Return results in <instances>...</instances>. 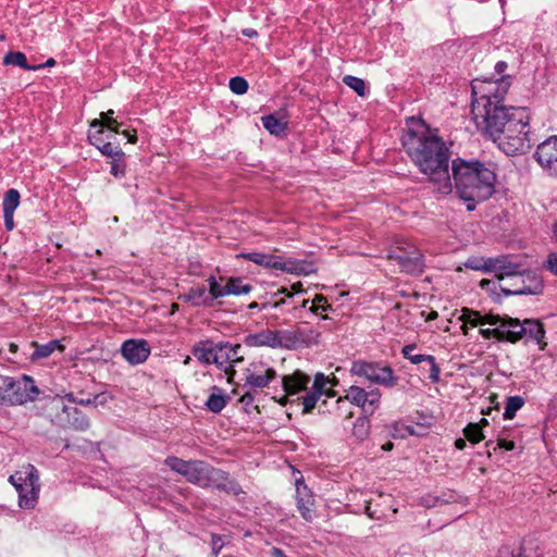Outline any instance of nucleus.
Segmentation results:
<instances>
[{
    "mask_svg": "<svg viewBox=\"0 0 557 557\" xmlns=\"http://www.w3.org/2000/svg\"><path fill=\"white\" fill-rule=\"evenodd\" d=\"M463 434H465L466 438L469 442H471L472 444H476V443L481 442L482 440H484V435H483L480 424L469 423L463 429Z\"/></svg>",
    "mask_w": 557,
    "mask_h": 557,
    "instance_id": "42",
    "label": "nucleus"
},
{
    "mask_svg": "<svg viewBox=\"0 0 557 557\" xmlns=\"http://www.w3.org/2000/svg\"><path fill=\"white\" fill-rule=\"evenodd\" d=\"M263 127L272 135H281L286 129V122L277 119L274 114L265 115L261 119Z\"/></svg>",
    "mask_w": 557,
    "mask_h": 557,
    "instance_id": "37",
    "label": "nucleus"
},
{
    "mask_svg": "<svg viewBox=\"0 0 557 557\" xmlns=\"http://www.w3.org/2000/svg\"><path fill=\"white\" fill-rule=\"evenodd\" d=\"M300 335L301 333H294L290 330L263 329L256 333L248 334L244 342L249 347L294 349L297 347Z\"/></svg>",
    "mask_w": 557,
    "mask_h": 557,
    "instance_id": "8",
    "label": "nucleus"
},
{
    "mask_svg": "<svg viewBox=\"0 0 557 557\" xmlns=\"http://www.w3.org/2000/svg\"><path fill=\"white\" fill-rule=\"evenodd\" d=\"M228 295H246L252 290L250 284L244 283V280L239 276L225 277Z\"/></svg>",
    "mask_w": 557,
    "mask_h": 557,
    "instance_id": "36",
    "label": "nucleus"
},
{
    "mask_svg": "<svg viewBox=\"0 0 557 557\" xmlns=\"http://www.w3.org/2000/svg\"><path fill=\"white\" fill-rule=\"evenodd\" d=\"M530 275H532V273L528 272V276H530ZM533 276H535V275L533 274ZM534 278H535L534 288L524 287V288L516 290V292H507V294H537L539 292H541L543 289V282L537 277H534Z\"/></svg>",
    "mask_w": 557,
    "mask_h": 557,
    "instance_id": "50",
    "label": "nucleus"
},
{
    "mask_svg": "<svg viewBox=\"0 0 557 557\" xmlns=\"http://www.w3.org/2000/svg\"><path fill=\"white\" fill-rule=\"evenodd\" d=\"M534 158L543 170L557 176V136H550L540 144Z\"/></svg>",
    "mask_w": 557,
    "mask_h": 557,
    "instance_id": "16",
    "label": "nucleus"
},
{
    "mask_svg": "<svg viewBox=\"0 0 557 557\" xmlns=\"http://www.w3.org/2000/svg\"><path fill=\"white\" fill-rule=\"evenodd\" d=\"M338 383L335 376L330 377L319 372L314 375L312 387L302 397V412L309 413L315 407L321 396L334 397L333 387Z\"/></svg>",
    "mask_w": 557,
    "mask_h": 557,
    "instance_id": "13",
    "label": "nucleus"
},
{
    "mask_svg": "<svg viewBox=\"0 0 557 557\" xmlns=\"http://www.w3.org/2000/svg\"><path fill=\"white\" fill-rule=\"evenodd\" d=\"M240 349V345L233 346L228 343H220L216 356V367L227 373L234 362H238L243 359V357L239 356Z\"/></svg>",
    "mask_w": 557,
    "mask_h": 557,
    "instance_id": "23",
    "label": "nucleus"
},
{
    "mask_svg": "<svg viewBox=\"0 0 557 557\" xmlns=\"http://www.w3.org/2000/svg\"><path fill=\"white\" fill-rule=\"evenodd\" d=\"M243 35L248 37V38H253L258 35L257 30L252 29V28H245L243 29Z\"/></svg>",
    "mask_w": 557,
    "mask_h": 557,
    "instance_id": "57",
    "label": "nucleus"
},
{
    "mask_svg": "<svg viewBox=\"0 0 557 557\" xmlns=\"http://www.w3.org/2000/svg\"><path fill=\"white\" fill-rule=\"evenodd\" d=\"M277 270L283 271L288 274L295 275H310L315 272V268L313 263L307 262L304 260H298L294 258H288L283 260L282 257L278 256V264Z\"/></svg>",
    "mask_w": 557,
    "mask_h": 557,
    "instance_id": "26",
    "label": "nucleus"
},
{
    "mask_svg": "<svg viewBox=\"0 0 557 557\" xmlns=\"http://www.w3.org/2000/svg\"><path fill=\"white\" fill-rule=\"evenodd\" d=\"M9 482L18 494V506L23 509L35 508L40 491L39 473L35 466L23 465L10 475Z\"/></svg>",
    "mask_w": 557,
    "mask_h": 557,
    "instance_id": "6",
    "label": "nucleus"
},
{
    "mask_svg": "<svg viewBox=\"0 0 557 557\" xmlns=\"http://www.w3.org/2000/svg\"><path fill=\"white\" fill-rule=\"evenodd\" d=\"M275 295H285L288 298L293 297V293L288 292L285 287L280 288Z\"/></svg>",
    "mask_w": 557,
    "mask_h": 557,
    "instance_id": "59",
    "label": "nucleus"
},
{
    "mask_svg": "<svg viewBox=\"0 0 557 557\" xmlns=\"http://www.w3.org/2000/svg\"><path fill=\"white\" fill-rule=\"evenodd\" d=\"M218 348L219 344L209 341L200 342L194 346L193 355L201 363L216 366Z\"/></svg>",
    "mask_w": 557,
    "mask_h": 557,
    "instance_id": "27",
    "label": "nucleus"
},
{
    "mask_svg": "<svg viewBox=\"0 0 557 557\" xmlns=\"http://www.w3.org/2000/svg\"><path fill=\"white\" fill-rule=\"evenodd\" d=\"M211 546H212L213 555H214V557H216L218 554L220 553V550L224 546V543H223L221 536L213 534L211 537Z\"/></svg>",
    "mask_w": 557,
    "mask_h": 557,
    "instance_id": "51",
    "label": "nucleus"
},
{
    "mask_svg": "<svg viewBox=\"0 0 557 557\" xmlns=\"http://www.w3.org/2000/svg\"><path fill=\"white\" fill-rule=\"evenodd\" d=\"M515 107H507L504 103L472 106L473 120L476 128L494 143L504 133V127L511 119Z\"/></svg>",
    "mask_w": 557,
    "mask_h": 557,
    "instance_id": "5",
    "label": "nucleus"
},
{
    "mask_svg": "<svg viewBox=\"0 0 557 557\" xmlns=\"http://www.w3.org/2000/svg\"><path fill=\"white\" fill-rule=\"evenodd\" d=\"M416 349V344L405 345L401 349L403 357L409 360L412 364L428 362L430 366L428 377L432 383H437L441 377V369L436 364L435 357L432 355L414 354Z\"/></svg>",
    "mask_w": 557,
    "mask_h": 557,
    "instance_id": "18",
    "label": "nucleus"
},
{
    "mask_svg": "<svg viewBox=\"0 0 557 557\" xmlns=\"http://www.w3.org/2000/svg\"><path fill=\"white\" fill-rule=\"evenodd\" d=\"M67 398L72 403H75V404H78V405H82V406H97L98 404H103L104 403L103 395H96L92 398L88 397V398L76 399L72 394H69Z\"/></svg>",
    "mask_w": 557,
    "mask_h": 557,
    "instance_id": "47",
    "label": "nucleus"
},
{
    "mask_svg": "<svg viewBox=\"0 0 557 557\" xmlns=\"http://www.w3.org/2000/svg\"><path fill=\"white\" fill-rule=\"evenodd\" d=\"M323 302L326 304V298L323 295H317L314 297L313 304L318 305Z\"/></svg>",
    "mask_w": 557,
    "mask_h": 557,
    "instance_id": "61",
    "label": "nucleus"
},
{
    "mask_svg": "<svg viewBox=\"0 0 557 557\" xmlns=\"http://www.w3.org/2000/svg\"><path fill=\"white\" fill-rule=\"evenodd\" d=\"M237 258H243L267 269L277 270L278 256L259 251L242 252Z\"/></svg>",
    "mask_w": 557,
    "mask_h": 557,
    "instance_id": "28",
    "label": "nucleus"
},
{
    "mask_svg": "<svg viewBox=\"0 0 557 557\" xmlns=\"http://www.w3.org/2000/svg\"><path fill=\"white\" fill-rule=\"evenodd\" d=\"M3 64L15 65V66H20L21 69L30 70V71L41 69V64L35 65V66L28 65L26 55L20 51L8 52L3 58Z\"/></svg>",
    "mask_w": 557,
    "mask_h": 557,
    "instance_id": "35",
    "label": "nucleus"
},
{
    "mask_svg": "<svg viewBox=\"0 0 557 557\" xmlns=\"http://www.w3.org/2000/svg\"><path fill=\"white\" fill-rule=\"evenodd\" d=\"M387 258L395 260L406 273L420 274L423 271V256L411 243L405 240L397 243L388 251Z\"/></svg>",
    "mask_w": 557,
    "mask_h": 557,
    "instance_id": "12",
    "label": "nucleus"
},
{
    "mask_svg": "<svg viewBox=\"0 0 557 557\" xmlns=\"http://www.w3.org/2000/svg\"><path fill=\"white\" fill-rule=\"evenodd\" d=\"M492 260L493 258L471 257L467 259L465 267L471 270L491 272L492 268L490 267H492V264L490 261Z\"/></svg>",
    "mask_w": 557,
    "mask_h": 557,
    "instance_id": "41",
    "label": "nucleus"
},
{
    "mask_svg": "<svg viewBox=\"0 0 557 557\" xmlns=\"http://www.w3.org/2000/svg\"><path fill=\"white\" fill-rule=\"evenodd\" d=\"M38 394V387L27 375L18 380L0 375V405H22L34 400Z\"/></svg>",
    "mask_w": 557,
    "mask_h": 557,
    "instance_id": "7",
    "label": "nucleus"
},
{
    "mask_svg": "<svg viewBox=\"0 0 557 557\" xmlns=\"http://www.w3.org/2000/svg\"><path fill=\"white\" fill-rule=\"evenodd\" d=\"M34 351L30 355L32 360H40L50 357L55 350L62 351L64 346L58 339H52L46 344L32 343Z\"/></svg>",
    "mask_w": 557,
    "mask_h": 557,
    "instance_id": "31",
    "label": "nucleus"
},
{
    "mask_svg": "<svg viewBox=\"0 0 557 557\" xmlns=\"http://www.w3.org/2000/svg\"><path fill=\"white\" fill-rule=\"evenodd\" d=\"M510 77H502L498 79H475L472 82V106L503 103L505 96L510 87Z\"/></svg>",
    "mask_w": 557,
    "mask_h": 557,
    "instance_id": "9",
    "label": "nucleus"
},
{
    "mask_svg": "<svg viewBox=\"0 0 557 557\" xmlns=\"http://www.w3.org/2000/svg\"><path fill=\"white\" fill-rule=\"evenodd\" d=\"M276 377V371L262 361L250 363L245 372V384L252 388L267 387Z\"/></svg>",
    "mask_w": 557,
    "mask_h": 557,
    "instance_id": "15",
    "label": "nucleus"
},
{
    "mask_svg": "<svg viewBox=\"0 0 557 557\" xmlns=\"http://www.w3.org/2000/svg\"><path fill=\"white\" fill-rule=\"evenodd\" d=\"M88 140L106 157L115 159L124 158L125 156L117 143L111 140L106 141L104 132L102 129L89 131Z\"/></svg>",
    "mask_w": 557,
    "mask_h": 557,
    "instance_id": "21",
    "label": "nucleus"
},
{
    "mask_svg": "<svg viewBox=\"0 0 557 557\" xmlns=\"http://www.w3.org/2000/svg\"><path fill=\"white\" fill-rule=\"evenodd\" d=\"M292 289L294 290V293H300V292H302V289H301V283H299V282H298V283L293 284V285H292Z\"/></svg>",
    "mask_w": 557,
    "mask_h": 557,
    "instance_id": "63",
    "label": "nucleus"
},
{
    "mask_svg": "<svg viewBox=\"0 0 557 557\" xmlns=\"http://www.w3.org/2000/svg\"><path fill=\"white\" fill-rule=\"evenodd\" d=\"M336 412L339 418H343L345 420L350 419L354 416V412L348 404H347V407H343L342 410H338V406H337Z\"/></svg>",
    "mask_w": 557,
    "mask_h": 557,
    "instance_id": "52",
    "label": "nucleus"
},
{
    "mask_svg": "<svg viewBox=\"0 0 557 557\" xmlns=\"http://www.w3.org/2000/svg\"><path fill=\"white\" fill-rule=\"evenodd\" d=\"M366 513H367L370 518H372V519H373V518H375L374 512L371 510L370 505H368V506L366 507Z\"/></svg>",
    "mask_w": 557,
    "mask_h": 557,
    "instance_id": "64",
    "label": "nucleus"
},
{
    "mask_svg": "<svg viewBox=\"0 0 557 557\" xmlns=\"http://www.w3.org/2000/svg\"><path fill=\"white\" fill-rule=\"evenodd\" d=\"M497 557H525L524 548L520 544L503 545Z\"/></svg>",
    "mask_w": 557,
    "mask_h": 557,
    "instance_id": "43",
    "label": "nucleus"
},
{
    "mask_svg": "<svg viewBox=\"0 0 557 557\" xmlns=\"http://www.w3.org/2000/svg\"><path fill=\"white\" fill-rule=\"evenodd\" d=\"M507 69V63L504 61H499L495 65V70L498 74H502Z\"/></svg>",
    "mask_w": 557,
    "mask_h": 557,
    "instance_id": "58",
    "label": "nucleus"
},
{
    "mask_svg": "<svg viewBox=\"0 0 557 557\" xmlns=\"http://www.w3.org/2000/svg\"><path fill=\"white\" fill-rule=\"evenodd\" d=\"M508 342L516 343L527 337L540 343L544 337L543 325L539 321L525 319L523 322H520L518 319L508 318Z\"/></svg>",
    "mask_w": 557,
    "mask_h": 557,
    "instance_id": "14",
    "label": "nucleus"
},
{
    "mask_svg": "<svg viewBox=\"0 0 557 557\" xmlns=\"http://www.w3.org/2000/svg\"><path fill=\"white\" fill-rule=\"evenodd\" d=\"M524 405V399L521 396H509L506 400L505 411L503 417L505 420H510L516 416V412L520 410Z\"/></svg>",
    "mask_w": 557,
    "mask_h": 557,
    "instance_id": "39",
    "label": "nucleus"
},
{
    "mask_svg": "<svg viewBox=\"0 0 557 557\" xmlns=\"http://www.w3.org/2000/svg\"><path fill=\"white\" fill-rule=\"evenodd\" d=\"M180 299L193 307H213L208 287L205 285L191 286L186 293L180 296Z\"/></svg>",
    "mask_w": 557,
    "mask_h": 557,
    "instance_id": "25",
    "label": "nucleus"
},
{
    "mask_svg": "<svg viewBox=\"0 0 557 557\" xmlns=\"http://www.w3.org/2000/svg\"><path fill=\"white\" fill-rule=\"evenodd\" d=\"M329 309H331V305H329L327 302H326V304H324V302H323V304H318V305L313 304V305L309 308V310H310L311 312H313V313H318L320 310H322V311H326V310H329Z\"/></svg>",
    "mask_w": 557,
    "mask_h": 557,
    "instance_id": "55",
    "label": "nucleus"
},
{
    "mask_svg": "<svg viewBox=\"0 0 557 557\" xmlns=\"http://www.w3.org/2000/svg\"><path fill=\"white\" fill-rule=\"evenodd\" d=\"M63 411L67 416V424L76 431H86L89 428L88 418L76 408L62 406Z\"/></svg>",
    "mask_w": 557,
    "mask_h": 557,
    "instance_id": "33",
    "label": "nucleus"
},
{
    "mask_svg": "<svg viewBox=\"0 0 557 557\" xmlns=\"http://www.w3.org/2000/svg\"><path fill=\"white\" fill-rule=\"evenodd\" d=\"M403 147L412 162L428 176L436 193L453 191L449 174L450 151L445 141L430 134L423 121L410 117L403 137Z\"/></svg>",
    "mask_w": 557,
    "mask_h": 557,
    "instance_id": "1",
    "label": "nucleus"
},
{
    "mask_svg": "<svg viewBox=\"0 0 557 557\" xmlns=\"http://www.w3.org/2000/svg\"><path fill=\"white\" fill-rule=\"evenodd\" d=\"M343 82L348 87L354 89L359 96H364L366 95V84H364L363 79H361L359 77H356V76H352V75H346L343 78Z\"/></svg>",
    "mask_w": 557,
    "mask_h": 557,
    "instance_id": "44",
    "label": "nucleus"
},
{
    "mask_svg": "<svg viewBox=\"0 0 557 557\" xmlns=\"http://www.w3.org/2000/svg\"><path fill=\"white\" fill-rule=\"evenodd\" d=\"M111 174L115 177H123L125 174V162L124 158H115L111 161Z\"/></svg>",
    "mask_w": 557,
    "mask_h": 557,
    "instance_id": "48",
    "label": "nucleus"
},
{
    "mask_svg": "<svg viewBox=\"0 0 557 557\" xmlns=\"http://www.w3.org/2000/svg\"><path fill=\"white\" fill-rule=\"evenodd\" d=\"M271 555L273 557H286L284 552L280 548H273L272 552H271Z\"/></svg>",
    "mask_w": 557,
    "mask_h": 557,
    "instance_id": "60",
    "label": "nucleus"
},
{
    "mask_svg": "<svg viewBox=\"0 0 557 557\" xmlns=\"http://www.w3.org/2000/svg\"><path fill=\"white\" fill-rule=\"evenodd\" d=\"M164 463L174 472L183 475L189 483L201 487H212L237 495L242 492L239 484L231 480L228 474L202 460H183L170 456Z\"/></svg>",
    "mask_w": 557,
    "mask_h": 557,
    "instance_id": "3",
    "label": "nucleus"
},
{
    "mask_svg": "<svg viewBox=\"0 0 557 557\" xmlns=\"http://www.w3.org/2000/svg\"><path fill=\"white\" fill-rule=\"evenodd\" d=\"M13 215H14V213H10V212L3 213L4 224H5L7 230H9V231L13 230V227H14Z\"/></svg>",
    "mask_w": 557,
    "mask_h": 557,
    "instance_id": "54",
    "label": "nucleus"
},
{
    "mask_svg": "<svg viewBox=\"0 0 557 557\" xmlns=\"http://www.w3.org/2000/svg\"><path fill=\"white\" fill-rule=\"evenodd\" d=\"M207 283L212 306H214L215 304L221 305L222 301L220 299L225 296H228L225 277L221 276L218 278L211 275L208 277Z\"/></svg>",
    "mask_w": 557,
    "mask_h": 557,
    "instance_id": "30",
    "label": "nucleus"
},
{
    "mask_svg": "<svg viewBox=\"0 0 557 557\" xmlns=\"http://www.w3.org/2000/svg\"><path fill=\"white\" fill-rule=\"evenodd\" d=\"M227 400L228 397L222 388L212 386L206 401V408L213 413H219L225 408Z\"/></svg>",
    "mask_w": 557,
    "mask_h": 557,
    "instance_id": "32",
    "label": "nucleus"
},
{
    "mask_svg": "<svg viewBox=\"0 0 557 557\" xmlns=\"http://www.w3.org/2000/svg\"><path fill=\"white\" fill-rule=\"evenodd\" d=\"M294 333H301L300 335V339H298L297 342V346L300 345V344H307V345H310V344H315L318 343V339H319V336H320V333L313 329H310V330H301V329H298L296 331H293Z\"/></svg>",
    "mask_w": 557,
    "mask_h": 557,
    "instance_id": "45",
    "label": "nucleus"
},
{
    "mask_svg": "<svg viewBox=\"0 0 557 557\" xmlns=\"http://www.w3.org/2000/svg\"><path fill=\"white\" fill-rule=\"evenodd\" d=\"M20 205V193L16 189H9L3 198L2 207L3 213H14Z\"/></svg>",
    "mask_w": 557,
    "mask_h": 557,
    "instance_id": "40",
    "label": "nucleus"
},
{
    "mask_svg": "<svg viewBox=\"0 0 557 557\" xmlns=\"http://www.w3.org/2000/svg\"><path fill=\"white\" fill-rule=\"evenodd\" d=\"M451 182L458 196L467 202L472 211L476 203L488 199L495 191L496 175L484 163L467 161L461 158L453 160Z\"/></svg>",
    "mask_w": 557,
    "mask_h": 557,
    "instance_id": "2",
    "label": "nucleus"
},
{
    "mask_svg": "<svg viewBox=\"0 0 557 557\" xmlns=\"http://www.w3.org/2000/svg\"><path fill=\"white\" fill-rule=\"evenodd\" d=\"M150 352V345L146 339H127L121 346L123 358L131 364L145 362Z\"/></svg>",
    "mask_w": 557,
    "mask_h": 557,
    "instance_id": "17",
    "label": "nucleus"
},
{
    "mask_svg": "<svg viewBox=\"0 0 557 557\" xmlns=\"http://www.w3.org/2000/svg\"><path fill=\"white\" fill-rule=\"evenodd\" d=\"M113 115L114 111L112 109L107 112H101L99 119L91 121L89 131L102 129L104 132V128H107L111 133L119 134L120 127L123 124L117 122Z\"/></svg>",
    "mask_w": 557,
    "mask_h": 557,
    "instance_id": "29",
    "label": "nucleus"
},
{
    "mask_svg": "<svg viewBox=\"0 0 557 557\" xmlns=\"http://www.w3.org/2000/svg\"><path fill=\"white\" fill-rule=\"evenodd\" d=\"M497 447L504 448L505 450H512L515 448V442L507 441L505 438H498Z\"/></svg>",
    "mask_w": 557,
    "mask_h": 557,
    "instance_id": "53",
    "label": "nucleus"
},
{
    "mask_svg": "<svg viewBox=\"0 0 557 557\" xmlns=\"http://www.w3.org/2000/svg\"><path fill=\"white\" fill-rule=\"evenodd\" d=\"M230 89L236 95H244L248 90V83L244 77L235 76L230 79Z\"/></svg>",
    "mask_w": 557,
    "mask_h": 557,
    "instance_id": "46",
    "label": "nucleus"
},
{
    "mask_svg": "<svg viewBox=\"0 0 557 557\" xmlns=\"http://www.w3.org/2000/svg\"><path fill=\"white\" fill-rule=\"evenodd\" d=\"M296 506L301 517L311 522L314 513V498L311 491L302 482H296Z\"/></svg>",
    "mask_w": 557,
    "mask_h": 557,
    "instance_id": "20",
    "label": "nucleus"
},
{
    "mask_svg": "<svg viewBox=\"0 0 557 557\" xmlns=\"http://www.w3.org/2000/svg\"><path fill=\"white\" fill-rule=\"evenodd\" d=\"M490 263L492 264L491 272L495 273V276L498 280H504L505 277L508 276L523 275L525 273V270L523 269L522 264L513 262L507 256H499L497 258H493V260L490 261Z\"/></svg>",
    "mask_w": 557,
    "mask_h": 557,
    "instance_id": "22",
    "label": "nucleus"
},
{
    "mask_svg": "<svg viewBox=\"0 0 557 557\" xmlns=\"http://www.w3.org/2000/svg\"><path fill=\"white\" fill-rule=\"evenodd\" d=\"M455 446L456 448L458 449H463L466 447V442L465 440L462 438H458L456 442H455Z\"/></svg>",
    "mask_w": 557,
    "mask_h": 557,
    "instance_id": "62",
    "label": "nucleus"
},
{
    "mask_svg": "<svg viewBox=\"0 0 557 557\" xmlns=\"http://www.w3.org/2000/svg\"><path fill=\"white\" fill-rule=\"evenodd\" d=\"M347 403L360 407L364 414L371 416L380 406L381 393L377 388L366 391L360 386L351 385L345 391L344 397L337 398L338 410L347 407Z\"/></svg>",
    "mask_w": 557,
    "mask_h": 557,
    "instance_id": "11",
    "label": "nucleus"
},
{
    "mask_svg": "<svg viewBox=\"0 0 557 557\" xmlns=\"http://www.w3.org/2000/svg\"><path fill=\"white\" fill-rule=\"evenodd\" d=\"M309 382L310 377L299 370L292 374L284 375L282 377V387L285 392V395H283L277 401L281 405H285L288 395H296L302 391H306Z\"/></svg>",
    "mask_w": 557,
    "mask_h": 557,
    "instance_id": "19",
    "label": "nucleus"
},
{
    "mask_svg": "<svg viewBox=\"0 0 557 557\" xmlns=\"http://www.w3.org/2000/svg\"><path fill=\"white\" fill-rule=\"evenodd\" d=\"M543 268L550 274L557 276V252L552 251L547 255Z\"/></svg>",
    "mask_w": 557,
    "mask_h": 557,
    "instance_id": "49",
    "label": "nucleus"
},
{
    "mask_svg": "<svg viewBox=\"0 0 557 557\" xmlns=\"http://www.w3.org/2000/svg\"><path fill=\"white\" fill-rule=\"evenodd\" d=\"M508 317L502 318L498 324H495L494 329H480L479 333L482 335L483 338L490 339V338H497L498 341H507V336H509V327H508Z\"/></svg>",
    "mask_w": 557,
    "mask_h": 557,
    "instance_id": "34",
    "label": "nucleus"
},
{
    "mask_svg": "<svg viewBox=\"0 0 557 557\" xmlns=\"http://www.w3.org/2000/svg\"><path fill=\"white\" fill-rule=\"evenodd\" d=\"M121 134H123L126 138H127V141L131 143V144H135L137 141V134H136V131L133 129L132 132L131 131H120Z\"/></svg>",
    "mask_w": 557,
    "mask_h": 557,
    "instance_id": "56",
    "label": "nucleus"
},
{
    "mask_svg": "<svg viewBox=\"0 0 557 557\" xmlns=\"http://www.w3.org/2000/svg\"><path fill=\"white\" fill-rule=\"evenodd\" d=\"M370 433V420L368 417H359L354 422L352 435L360 442L364 441Z\"/></svg>",
    "mask_w": 557,
    "mask_h": 557,
    "instance_id": "38",
    "label": "nucleus"
},
{
    "mask_svg": "<svg viewBox=\"0 0 557 557\" xmlns=\"http://www.w3.org/2000/svg\"><path fill=\"white\" fill-rule=\"evenodd\" d=\"M350 372L354 375L369 380L371 383L388 388L394 387L398 381L389 366L376 362L355 361L351 364Z\"/></svg>",
    "mask_w": 557,
    "mask_h": 557,
    "instance_id": "10",
    "label": "nucleus"
},
{
    "mask_svg": "<svg viewBox=\"0 0 557 557\" xmlns=\"http://www.w3.org/2000/svg\"><path fill=\"white\" fill-rule=\"evenodd\" d=\"M496 143L508 156L524 153L530 149L529 116L523 108L512 110L511 119Z\"/></svg>",
    "mask_w": 557,
    "mask_h": 557,
    "instance_id": "4",
    "label": "nucleus"
},
{
    "mask_svg": "<svg viewBox=\"0 0 557 557\" xmlns=\"http://www.w3.org/2000/svg\"><path fill=\"white\" fill-rule=\"evenodd\" d=\"M458 320L465 324H468L470 327L482 326L485 324L495 325L500 321L499 315L495 314H481V312L463 307L460 310V315Z\"/></svg>",
    "mask_w": 557,
    "mask_h": 557,
    "instance_id": "24",
    "label": "nucleus"
}]
</instances>
